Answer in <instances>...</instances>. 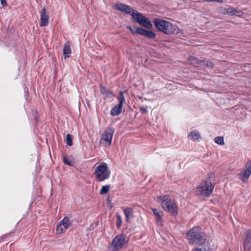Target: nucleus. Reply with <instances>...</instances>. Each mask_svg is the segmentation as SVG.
<instances>
[{"mask_svg": "<svg viewBox=\"0 0 251 251\" xmlns=\"http://www.w3.org/2000/svg\"><path fill=\"white\" fill-rule=\"evenodd\" d=\"M140 111L143 114H146L148 112V110H147V107H140Z\"/></svg>", "mask_w": 251, "mask_h": 251, "instance_id": "nucleus-30", "label": "nucleus"}, {"mask_svg": "<svg viewBox=\"0 0 251 251\" xmlns=\"http://www.w3.org/2000/svg\"><path fill=\"white\" fill-rule=\"evenodd\" d=\"M136 29L137 33L145 36L148 38L153 39L156 36V34L151 31L147 30L141 27L136 28Z\"/></svg>", "mask_w": 251, "mask_h": 251, "instance_id": "nucleus-12", "label": "nucleus"}, {"mask_svg": "<svg viewBox=\"0 0 251 251\" xmlns=\"http://www.w3.org/2000/svg\"><path fill=\"white\" fill-rule=\"evenodd\" d=\"M224 13H228L231 15H237L239 16V12H238L237 10L232 8H225L224 11Z\"/></svg>", "mask_w": 251, "mask_h": 251, "instance_id": "nucleus-22", "label": "nucleus"}, {"mask_svg": "<svg viewBox=\"0 0 251 251\" xmlns=\"http://www.w3.org/2000/svg\"><path fill=\"white\" fill-rule=\"evenodd\" d=\"M60 223L63 226V228L66 229L71 225L70 220L69 218L67 217L64 218Z\"/></svg>", "mask_w": 251, "mask_h": 251, "instance_id": "nucleus-19", "label": "nucleus"}, {"mask_svg": "<svg viewBox=\"0 0 251 251\" xmlns=\"http://www.w3.org/2000/svg\"><path fill=\"white\" fill-rule=\"evenodd\" d=\"M198 64H200L202 63L203 65L207 66L208 67H212L213 66V63L211 61H209L208 60H198L197 61Z\"/></svg>", "mask_w": 251, "mask_h": 251, "instance_id": "nucleus-24", "label": "nucleus"}, {"mask_svg": "<svg viewBox=\"0 0 251 251\" xmlns=\"http://www.w3.org/2000/svg\"><path fill=\"white\" fill-rule=\"evenodd\" d=\"M110 189V185H107L103 186L100 191V194L101 195H104L108 193Z\"/></svg>", "mask_w": 251, "mask_h": 251, "instance_id": "nucleus-26", "label": "nucleus"}, {"mask_svg": "<svg viewBox=\"0 0 251 251\" xmlns=\"http://www.w3.org/2000/svg\"><path fill=\"white\" fill-rule=\"evenodd\" d=\"M187 238L190 244L205 245L206 242L213 243L199 227H194L186 234Z\"/></svg>", "mask_w": 251, "mask_h": 251, "instance_id": "nucleus-2", "label": "nucleus"}, {"mask_svg": "<svg viewBox=\"0 0 251 251\" xmlns=\"http://www.w3.org/2000/svg\"><path fill=\"white\" fill-rule=\"evenodd\" d=\"M69 57V56H68V55H67V56H65V57Z\"/></svg>", "mask_w": 251, "mask_h": 251, "instance_id": "nucleus-33", "label": "nucleus"}, {"mask_svg": "<svg viewBox=\"0 0 251 251\" xmlns=\"http://www.w3.org/2000/svg\"><path fill=\"white\" fill-rule=\"evenodd\" d=\"M117 99L119 101V103L118 104L123 107L124 103L126 101L124 95V92L121 91L119 93V95L117 97Z\"/></svg>", "mask_w": 251, "mask_h": 251, "instance_id": "nucleus-20", "label": "nucleus"}, {"mask_svg": "<svg viewBox=\"0 0 251 251\" xmlns=\"http://www.w3.org/2000/svg\"><path fill=\"white\" fill-rule=\"evenodd\" d=\"M251 174V160L246 164L245 169L240 173L242 181L246 182Z\"/></svg>", "mask_w": 251, "mask_h": 251, "instance_id": "nucleus-9", "label": "nucleus"}, {"mask_svg": "<svg viewBox=\"0 0 251 251\" xmlns=\"http://www.w3.org/2000/svg\"><path fill=\"white\" fill-rule=\"evenodd\" d=\"M0 2L3 6H6L7 5L6 0H0Z\"/></svg>", "mask_w": 251, "mask_h": 251, "instance_id": "nucleus-32", "label": "nucleus"}, {"mask_svg": "<svg viewBox=\"0 0 251 251\" xmlns=\"http://www.w3.org/2000/svg\"><path fill=\"white\" fill-rule=\"evenodd\" d=\"M216 143L220 145H223L224 144V138L221 136L216 137L214 140Z\"/></svg>", "mask_w": 251, "mask_h": 251, "instance_id": "nucleus-27", "label": "nucleus"}, {"mask_svg": "<svg viewBox=\"0 0 251 251\" xmlns=\"http://www.w3.org/2000/svg\"><path fill=\"white\" fill-rule=\"evenodd\" d=\"M152 211L154 215L155 216V220L156 224L158 226H162L163 223L162 220V216L164 215L163 212L155 208H152Z\"/></svg>", "mask_w": 251, "mask_h": 251, "instance_id": "nucleus-13", "label": "nucleus"}, {"mask_svg": "<svg viewBox=\"0 0 251 251\" xmlns=\"http://www.w3.org/2000/svg\"><path fill=\"white\" fill-rule=\"evenodd\" d=\"M66 144L69 146H71L73 145L72 136L71 134H68L66 136Z\"/></svg>", "mask_w": 251, "mask_h": 251, "instance_id": "nucleus-28", "label": "nucleus"}, {"mask_svg": "<svg viewBox=\"0 0 251 251\" xmlns=\"http://www.w3.org/2000/svg\"><path fill=\"white\" fill-rule=\"evenodd\" d=\"M49 16L47 12L46 8L44 7L40 13V23L41 26H47L49 24Z\"/></svg>", "mask_w": 251, "mask_h": 251, "instance_id": "nucleus-10", "label": "nucleus"}, {"mask_svg": "<svg viewBox=\"0 0 251 251\" xmlns=\"http://www.w3.org/2000/svg\"><path fill=\"white\" fill-rule=\"evenodd\" d=\"M94 174L96 180L101 182L110 177L111 171L107 164L102 162L96 167Z\"/></svg>", "mask_w": 251, "mask_h": 251, "instance_id": "nucleus-6", "label": "nucleus"}, {"mask_svg": "<svg viewBox=\"0 0 251 251\" xmlns=\"http://www.w3.org/2000/svg\"><path fill=\"white\" fill-rule=\"evenodd\" d=\"M123 107L117 104L114 106L110 111V114L113 116H118L122 111Z\"/></svg>", "mask_w": 251, "mask_h": 251, "instance_id": "nucleus-16", "label": "nucleus"}, {"mask_svg": "<svg viewBox=\"0 0 251 251\" xmlns=\"http://www.w3.org/2000/svg\"><path fill=\"white\" fill-rule=\"evenodd\" d=\"M63 161L65 164L70 166H73L74 163V159L72 156H64Z\"/></svg>", "mask_w": 251, "mask_h": 251, "instance_id": "nucleus-21", "label": "nucleus"}, {"mask_svg": "<svg viewBox=\"0 0 251 251\" xmlns=\"http://www.w3.org/2000/svg\"><path fill=\"white\" fill-rule=\"evenodd\" d=\"M243 248L245 251L251 250V230L247 231L246 232L243 243Z\"/></svg>", "mask_w": 251, "mask_h": 251, "instance_id": "nucleus-11", "label": "nucleus"}, {"mask_svg": "<svg viewBox=\"0 0 251 251\" xmlns=\"http://www.w3.org/2000/svg\"><path fill=\"white\" fill-rule=\"evenodd\" d=\"M117 218L118 219V222L117 223V226L118 227H119L122 225V218H121V216L119 214L117 215Z\"/></svg>", "mask_w": 251, "mask_h": 251, "instance_id": "nucleus-29", "label": "nucleus"}, {"mask_svg": "<svg viewBox=\"0 0 251 251\" xmlns=\"http://www.w3.org/2000/svg\"><path fill=\"white\" fill-rule=\"evenodd\" d=\"M126 28H127V29L130 30L132 32V33H137L136 29V27H134V29H133L131 27H130L129 26H127L126 27Z\"/></svg>", "mask_w": 251, "mask_h": 251, "instance_id": "nucleus-31", "label": "nucleus"}, {"mask_svg": "<svg viewBox=\"0 0 251 251\" xmlns=\"http://www.w3.org/2000/svg\"><path fill=\"white\" fill-rule=\"evenodd\" d=\"M115 8L126 14H130L136 22L145 27L150 29L152 28L151 21L142 13L133 10L131 6L122 3H117L115 5Z\"/></svg>", "mask_w": 251, "mask_h": 251, "instance_id": "nucleus-1", "label": "nucleus"}, {"mask_svg": "<svg viewBox=\"0 0 251 251\" xmlns=\"http://www.w3.org/2000/svg\"><path fill=\"white\" fill-rule=\"evenodd\" d=\"M201 248H197L193 251H211L214 248L213 243L206 242L205 245L201 246Z\"/></svg>", "mask_w": 251, "mask_h": 251, "instance_id": "nucleus-15", "label": "nucleus"}, {"mask_svg": "<svg viewBox=\"0 0 251 251\" xmlns=\"http://www.w3.org/2000/svg\"><path fill=\"white\" fill-rule=\"evenodd\" d=\"M128 242L126 236L124 234L117 235L113 240L111 247L113 248V251L120 250Z\"/></svg>", "mask_w": 251, "mask_h": 251, "instance_id": "nucleus-7", "label": "nucleus"}, {"mask_svg": "<svg viewBox=\"0 0 251 251\" xmlns=\"http://www.w3.org/2000/svg\"><path fill=\"white\" fill-rule=\"evenodd\" d=\"M188 137L191 140L196 142H200L202 139L200 132L196 130L190 131L188 134Z\"/></svg>", "mask_w": 251, "mask_h": 251, "instance_id": "nucleus-14", "label": "nucleus"}, {"mask_svg": "<svg viewBox=\"0 0 251 251\" xmlns=\"http://www.w3.org/2000/svg\"><path fill=\"white\" fill-rule=\"evenodd\" d=\"M66 230V229L63 228V226L60 223L57 226L56 231L57 234H62L65 232Z\"/></svg>", "mask_w": 251, "mask_h": 251, "instance_id": "nucleus-25", "label": "nucleus"}, {"mask_svg": "<svg viewBox=\"0 0 251 251\" xmlns=\"http://www.w3.org/2000/svg\"><path fill=\"white\" fill-rule=\"evenodd\" d=\"M124 213L126 218V221L128 222V219L133 217V210L131 208H126L124 209Z\"/></svg>", "mask_w": 251, "mask_h": 251, "instance_id": "nucleus-17", "label": "nucleus"}, {"mask_svg": "<svg viewBox=\"0 0 251 251\" xmlns=\"http://www.w3.org/2000/svg\"><path fill=\"white\" fill-rule=\"evenodd\" d=\"M100 92L103 95L109 98H111L114 96L112 92L108 90L105 87L101 86Z\"/></svg>", "mask_w": 251, "mask_h": 251, "instance_id": "nucleus-18", "label": "nucleus"}, {"mask_svg": "<svg viewBox=\"0 0 251 251\" xmlns=\"http://www.w3.org/2000/svg\"><path fill=\"white\" fill-rule=\"evenodd\" d=\"M156 201L160 204L161 207L165 211L171 213L173 216L178 214V205L174 200L168 195L157 196Z\"/></svg>", "mask_w": 251, "mask_h": 251, "instance_id": "nucleus-3", "label": "nucleus"}, {"mask_svg": "<svg viewBox=\"0 0 251 251\" xmlns=\"http://www.w3.org/2000/svg\"><path fill=\"white\" fill-rule=\"evenodd\" d=\"M212 176V175L211 176L202 181L200 185L197 187L196 193L197 195L202 197L210 196L214 188V185L211 181V179L214 180V176Z\"/></svg>", "mask_w": 251, "mask_h": 251, "instance_id": "nucleus-5", "label": "nucleus"}, {"mask_svg": "<svg viewBox=\"0 0 251 251\" xmlns=\"http://www.w3.org/2000/svg\"><path fill=\"white\" fill-rule=\"evenodd\" d=\"M154 24L158 30L167 35L177 34L180 30L177 25L160 19H155Z\"/></svg>", "mask_w": 251, "mask_h": 251, "instance_id": "nucleus-4", "label": "nucleus"}, {"mask_svg": "<svg viewBox=\"0 0 251 251\" xmlns=\"http://www.w3.org/2000/svg\"><path fill=\"white\" fill-rule=\"evenodd\" d=\"M114 129L113 127L107 128L104 133L102 135L100 142L105 146L110 147L111 144Z\"/></svg>", "mask_w": 251, "mask_h": 251, "instance_id": "nucleus-8", "label": "nucleus"}, {"mask_svg": "<svg viewBox=\"0 0 251 251\" xmlns=\"http://www.w3.org/2000/svg\"><path fill=\"white\" fill-rule=\"evenodd\" d=\"M63 52V54L65 55H69L71 53V49L68 42H67L64 44Z\"/></svg>", "mask_w": 251, "mask_h": 251, "instance_id": "nucleus-23", "label": "nucleus"}]
</instances>
